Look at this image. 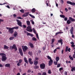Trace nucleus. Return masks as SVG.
<instances>
[{"label":"nucleus","instance_id":"nucleus-57","mask_svg":"<svg viewBox=\"0 0 75 75\" xmlns=\"http://www.w3.org/2000/svg\"><path fill=\"white\" fill-rule=\"evenodd\" d=\"M65 11H66V12H67L68 11V10L67 9V8H65Z\"/></svg>","mask_w":75,"mask_h":75},{"label":"nucleus","instance_id":"nucleus-18","mask_svg":"<svg viewBox=\"0 0 75 75\" xmlns=\"http://www.w3.org/2000/svg\"><path fill=\"white\" fill-rule=\"evenodd\" d=\"M26 24L28 26H30V22L29 21H26Z\"/></svg>","mask_w":75,"mask_h":75},{"label":"nucleus","instance_id":"nucleus-22","mask_svg":"<svg viewBox=\"0 0 75 75\" xmlns=\"http://www.w3.org/2000/svg\"><path fill=\"white\" fill-rule=\"evenodd\" d=\"M29 45L30 46V48H33L34 47V45L31 43H29Z\"/></svg>","mask_w":75,"mask_h":75},{"label":"nucleus","instance_id":"nucleus-49","mask_svg":"<svg viewBox=\"0 0 75 75\" xmlns=\"http://www.w3.org/2000/svg\"><path fill=\"white\" fill-rule=\"evenodd\" d=\"M54 65H57L58 63L57 62H54Z\"/></svg>","mask_w":75,"mask_h":75},{"label":"nucleus","instance_id":"nucleus-7","mask_svg":"<svg viewBox=\"0 0 75 75\" xmlns=\"http://www.w3.org/2000/svg\"><path fill=\"white\" fill-rule=\"evenodd\" d=\"M22 49L23 52H25V51L28 50V47H27L26 46H23Z\"/></svg>","mask_w":75,"mask_h":75},{"label":"nucleus","instance_id":"nucleus-53","mask_svg":"<svg viewBox=\"0 0 75 75\" xmlns=\"http://www.w3.org/2000/svg\"><path fill=\"white\" fill-rule=\"evenodd\" d=\"M13 16L14 17L16 18V17H17V15H16V14H14L13 15Z\"/></svg>","mask_w":75,"mask_h":75},{"label":"nucleus","instance_id":"nucleus-46","mask_svg":"<svg viewBox=\"0 0 75 75\" xmlns=\"http://www.w3.org/2000/svg\"><path fill=\"white\" fill-rule=\"evenodd\" d=\"M28 54H29V55H32V52H28Z\"/></svg>","mask_w":75,"mask_h":75},{"label":"nucleus","instance_id":"nucleus-28","mask_svg":"<svg viewBox=\"0 0 75 75\" xmlns=\"http://www.w3.org/2000/svg\"><path fill=\"white\" fill-rule=\"evenodd\" d=\"M29 15L30 16V17H32V18H35V16H34L32 15L31 14H29Z\"/></svg>","mask_w":75,"mask_h":75},{"label":"nucleus","instance_id":"nucleus-5","mask_svg":"<svg viewBox=\"0 0 75 75\" xmlns=\"http://www.w3.org/2000/svg\"><path fill=\"white\" fill-rule=\"evenodd\" d=\"M40 68L42 69H45V64L44 63H42L40 65Z\"/></svg>","mask_w":75,"mask_h":75},{"label":"nucleus","instance_id":"nucleus-55","mask_svg":"<svg viewBox=\"0 0 75 75\" xmlns=\"http://www.w3.org/2000/svg\"><path fill=\"white\" fill-rule=\"evenodd\" d=\"M30 64H33V62L30 61L29 62Z\"/></svg>","mask_w":75,"mask_h":75},{"label":"nucleus","instance_id":"nucleus-51","mask_svg":"<svg viewBox=\"0 0 75 75\" xmlns=\"http://www.w3.org/2000/svg\"><path fill=\"white\" fill-rule=\"evenodd\" d=\"M31 58H29L28 59V62H30L31 61Z\"/></svg>","mask_w":75,"mask_h":75},{"label":"nucleus","instance_id":"nucleus-20","mask_svg":"<svg viewBox=\"0 0 75 75\" xmlns=\"http://www.w3.org/2000/svg\"><path fill=\"white\" fill-rule=\"evenodd\" d=\"M33 62H34V64L35 65H37V64H38V61L35 60L33 61Z\"/></svg>","mask_w":75,"mask_h":75},{"label":"nucleus","instance_id":"nucleus-38","mask_svg":"<svg viewBox=\"0 0 75 75\" xmlns=\"http://www.w3.org/2000/svg\"><path fill=\"white\" fill-rule=\"evenodd\" d=\"M4 20L0 19V24H1V22H4Z\"/></svg>","mask_w":75,"mask_h":75},{"label":"nucleus","instance_id":"nucleus-4","mask_svg":"<svg viewBox=\"0 0 75 75\" xmlns=\"http://www.w3.org/2000/svg\"><path fill=\"white\" fill-rule=\"evenodd\" d=\"M32 28L31 27L28 26L27 27L26 30L27 31H29V32H33V30Z\"/></svg>","mask_w":75,"mask_h":75},{"label":"nucleus","instance_id":"nucleus-32","mask_svg":"<svg viewBox=\"0 0 75 75\" xmlns=\"http://www.w3.org/2000/svg\"><path fill=\"white\" fill-rule=\"evenodd\" d=\"M14 39V37H11L9 38L10 40H13Z\"/></svg>","mask_w":75,"mask_h":75},{"label":"nucleus","instance_id":"nucleus-11","mask_svg":"<svg viewBox=\"0 0 75 75\" xmlns=\"http://www.w3.org/2000/svg\"><path fill=\"white\" fill-rule=\"evenodd\" d=\"M68 51L69 52H71V48H68V47L67 46L65 49V52H67Z\"/></svg>","mask_w":75,"mask_h":75},{"label":"nucleus","instance_id":"nucleus-40","mask_svg":"<svg viewBox=\"0 0 75 75\" xmlns=\"http://www.w3.org/2000/svg\"><path fill=\"white\" fill-rule=\"evenodd\" d=\"M55 41V39L54 38L52 39V42H54Z\"/></svg>","mask_w":75,"mask_h":75},{"label":"nucleus","instance_id":"nucleus-34","mask_svg":"<svg viewBox=\"0 0 75 75\" xmlns=\"http://www.w3.org/2000/svg\"><path fill=\"white\" fill-rule=\"evenodd\" d=\"M47 58L48 59H50V60H52V59H51V57H50L49 56H48L47 57Z\"/></svg>","mask_w":75,"mask_h":75},{"label":"nucleus","instance_id":"nucleus-21","mask_svg":"<svg viewBox=\"0 0 75 75\" xmlns=\"http://www.w3.org/2000/svg\"><path fill=\"white\" fill-rule=\"evenodd\" d=\"M17 34H18V33H17V32L15 31L14 32V36L15 37H17Z\"/></svg>","mask_w":75,"mask_h":75},{"label":"nucleus","instance_id":"nucleus-29","mask_svg":"<svg viewBox=\"0 0 75 75\" xmlns=\"http://www.w3.org/2000/svg\"><path fill=\"white\" fill-rule=\"evenodd\" d=\"M61 33H62V32H58L56 33L55 35L56 36L57 35H58V34H61Z\"/></svg>","mask_w":75,"mask_h":75},{"label":"nucleus","instance_id":"nucleus-15","mask_svg":"<svg viewBox=\"0 0 75 75\" xmlns=\"http://www.w3.org/2000/svg\"><path fill=\"white\" fill-rule=\"evenodd\" d=\"M23 59L25 62L26 63V64H28V60L27 59L26 57H24L23 58Z\"/></svg>","mask_w":75,"mask_h":75},{"label":"nucleus","instance_id":"nucleus-61","mask_svg":"<svg viewBox=\"0 0 75 75\" xmlns=\"http://www.w3.org/2000/svg\"><path fill=\"white\" fill-rule=\"evenodd\" d=\"M0 67H1V68L3 67V65L2 64H0Z\"/></svg>","mask_w":75,"mask_h":75},{"label":"nucleus","instance_id":"nucleus-41","mask_svg":"<svg viewBox=\"0 0 75 75\" xmlns=\"http://www.w3.org/2000/svg\"><path fill=\"white\" fill-rule=\"evenodd\" d=\"M17 18H18V19H20L21 20H22V19H23V18L20 17H17Z\"/></svg>","mask_w":75,"mask_h":75},{"label":"nucleus","instance_id":"nucleus-39","mask_svg":"<svg viewBox=\"0 0 75 75\" xmlns=\"http://www.w3.org/2000/svg\"><path fill=\"white\" fill-rule=\"evenodd\" d=\"M22 59H19V63H20V64H21L22 62Z\"/></svg>","mask_w":75,"mask_h":75},{"label":"nucleus","instance_id":"nucleus-12","mask_svg":"<svg viewBox=\"0 0 75 75\" xmlns=\"http://www.w3.org/2000/svg\"><path fill=\"white\" fill-rule=\"evenodd\" d=\"M53 62V60H50L49 61V66H51V65H52V63Z\"/></svg>","mask_w":75,"mask_h":75},{"label":"nucleus","instance_id":"nucleus-9","mask_svg":"<svg viewBox=\"0 0 75 75\" xmlns=\"http://www.w3.org/2000/svg\"><path fill=\"white\" fill-rule=\"evenodd\" d=\"M19 51L21 56H23V52L22 49L19 48Z\"/></svg>","mask_w":75,"mask_h":75},{"label":"nucleus","instance_id":"nucleus-50","mask_svg":"<svg viewBox=\"0 0 75 75\" xmlns=\"http://www.w3.org/2000/svg\"><path fill=\"white\" fill-rule=\"evenodd\" d=\"M23 28H26L27 27V26H26V25H23Z\"/></svg>","mask_w":75,"mask_h":75},{"label":"nucleus","instance_id":"nucleus-6","mask_svg":"<svg viewBox=\"0 0 75 75\" xmlns=\"http://www.w3.org/2000/svg\"><path fill=\"white\" fill-rule=\"evenodd\" d=\"M16 21L17 22V24L18 25H19L20 27H23L21 22L20 21H19L18 20H16Z\"/></svg>","mask_w":75,"mask_h":75},{"label":"nucleus","instance_id":"nucleus-37","mask_svg":"<svg viewBox=\"0 0 75 75\" xmlns=\"http://www.w3.org/2000/svg\"><path fill=\"white\" fill-rule=\"evenodd\" d=\"M30 21H31V22L32 24H33V25H34V22L33 20H30Z\"/></svg>","mask_w":75,"mask_h":75},{"label":"nucleus","instance_id":"nucleus-2","mask_svg":"<svg viewBox=\"0 0 75 75\" xmlns=\"http://www.w3.org/2000/svg\"><path fill=\"white\" fill-rule=\"evenodd\" d=\"M0 55L1 56V60L2 61H5L7 59V57H6V54L4 53H0Z\"/></svg>","mask_w":75,"mask_h":75},{"label":"nucleus","instance_id":"nucleus-36","mask_svg":"<svg viewBox=\"0 0 75 75\" xmlns=\"http://www.w3.org/2000/svg\"><path fill=\"white\" fill-rule=\"evenodd\" d=\"M61 67V64H58L57 65V68H59V67Z\"/></svg>","mask_w":75,"mask_h":75},{"label":"nucleus","instance_id":"nucleus-52","mask_svg":"<svg viewBox=\"0 0 75 75\" xmlns=\"http://www.w3.org/2000/svg\"><path fill=\"white\" fill-rule=\"evenodd\" d=\"M67 74H68V73H67V72L66 71H65L64 73V75H67Z\"/></svg>","mask_w":75,"mask_h":75},{"label":"nucleus","instance_id":"nucleus-63","mask_svg":"<svg viewBox=\"0 0 75 75\" xmlns=\"http://www.w3.org/2000/svg\"><path fill=\"white\" fill-rule=\"evenodd\" d=\"M73 57L74 58H75V54H74L73 55Z\"/></svg>","mask_w":75,"mask_h":75},{"label":"nucleus","instance_id":"nucleus-8","mask_svg":"<svg viewBox=\"0 0 75 75\" xmlns=\"http://www.w3.org/2000/svg\"><path fill=\"white\" fill-rule=\"evenodd\" d=\"M29 13H30L29 12H27L25 13L22 15V17H27V16H28V15H29Z\"/></svg>","mask_w":75,"mask_h":75},{"label":"nucleus","instance_id":"nucleus-64","mask_svg":"<svg viewBox=\"0 0 75 75\" xmlns=\"http://www.w3.org/2000/svg\"><path fill=\"white\" fill-rule=\"evenodd\" d=\"M71 37H72V38H74V37H75V36L74 35H72Z\"/></svg>","mask_w":75,"mask_h":75},{"label":"nucleus","instance_id":"nucleus-47","mask_svg":"<svg viewBox=\"0 0 75 75\" xmlns=\"http://www.w3.org/2000/svg\"><path fill=\"white\" fill-rule=\"evenodd\" d=\"M21 64H20V63L18 62L17 63V65L18 66V67H19V66H20L21 65Z\"/></svg>","mask_w":75,"mask_h":75},{"label":"nucleus","instance_id":"nucleus-60","mask_svg":"<svg viewBox=\"0 0 75 75\" xmlns=\"http://www.w3.org/2000/svg\"><path fill=\"white\" fill-rule=\"evenodd\" d=\"M57 51V49H55L54 50V53H55V52H56Z\"/></svg>","mask_w":75,"mask_h":75},{"label":"nucleus","instance_id":"nucleus-58","mask_svg":"<svg viewBox=\"0 0 75 75\" xmlns=\"http://www.w3.org/2000/svg\"><path fill=\"white\" fill-rule=\"evenodd\" d=\"M31 34V33H27V35H30Z\"/></svg>","mask_w":75,"mask_h":75},{"label":"nucleus","instance_id":"nucleus-19","mask_svg":"<svg viewBox=\"0 0 75 75\" xmlns=\"http://www.w3.org/2000/svg\"><path fill=\"white\" fill-rule=\"evenodd\" d=\"M5 66L6 67H9V68H10V64L8 63L6 64L5 65Z\"/></svg>","mask_w":75,"mask_h":75},{"label":"nucleus","instance_id":"nucleus-25","mask_svg":"<svg viewBox=\"0 0 75 75\" xmlns=\"http://www.w3.org/2000/svg\"><path fill=\"white\" fill-rule=\"evenodd\" d=\"M59 60V57H57L56 58V61L57 62H58Z\"/></svg>","mask_w":75,"mask_h":75},{"label":"nucleus","instance_id":"nucleus-42","mask_svg":"<svg viewBox=\"0 0 75 75\" xmlns=\"http://www.w3.org/2000/svg\"><path fill=\"white\" fill-rule=\"evenodd\" d=\"M64 21H67V20H68V18H67V17L64 18Z\"/></svg>","mask_w":75,"mask_h":75},{"label":"nucleus","instance_id":"nucleus-33","mask_svg":"<svg viewBox=\"0 0 75 75\" xmlns=\"http://www.w3.org/2000/svg\"><path fill=\"white\" fill-rule=\"evenodd\" d=\"M32 30H33V33H34L35 34H36V31H35V30L34 28H33Z\"/></svg>","mask_w":75,"mask_h":75},{"label":"nucleus","instance_id":"nucleus-24","mask_svg":"<svg viewBox=\"0 0 75 75\" xmlns=\"http://www.w3.org/2000/svg\"><path fill=\"white\" fill-rule=\"evenodd\" d=\"M69 58L70 59L72 60V61H73V60H74V58H73L72 57H71V55H70L69 56Z\"/></svg>","mask_w":75,"mask_h":75},{"label":"nucleus","instance_id":"nucleus-23","mask_svg":"<svg viewBox=\"0 0 75 75\" xmlns=\"http://www.w3.org/2000/svg\"><path fill=\"white\" fill-rule=\"evenodd\" d=\"M4 49H8L9 47L6 46V45H4Z\"/></svg>","mask_w":75,"mask_h":75},{"label":"nucleus","instance_id":"nucleus-14","mask_svg":"<svg viewBox=\"0 0 75 75\" xmlns=\"http://www.w3.org/2000/svg\"><path fill=\"white\" fill-rule=\"evenodd\" d=\"M15 49V51L17 50V47H16V46L15 44L13 45L12 48V49Z\"/></svg>","mask_w":75,"mask_h":75},{"label":"nucleus","instance_id":"nucleus-59","mask_svg":"<svg viewBox=\"0 0 75 75\" xmlns=\"http://www.w3.org/2000/svg\"><path fill=\"white\" fill-rule=\"evenodd\" d=\"M75 46V45H74V44H72V45L71 46V47H74Z\"/></svg>","mask_w":75,"mask_h":75},{"label":"nucleus","instance_id":"nucleus-13","mask_svg":"<svg viewBox=\"0 0 75 75\" xmlns=\"http://www.w3.org/2000/svg\"><path fill=\"white\" fill-rule=\"evenodd\" d=\"M70 33L72 35L74 34V33H73V31H74V27H72L70 30Z\"/></svg>","mask_w":75,"mask_h":75},{"label":"nucleus","instance_id":"nucleus-3","mask_svg":"<svg viewBox=\"0 0 75 75\" xmlns=\"http://www.w3.org/2000/svg\"><path fill=\"white\" fill-rule=\"evenodd\" d=\"M69 19L67 20V24H70L71 23V21L72 22H74L75 21V19L72 18L71 17H69Z\"/></svg>","mask_w":75,"mask_h":75},{"label":"nucleus","instance_id":"nucleus-16","mask_svg":"<svg viewBox=\"0 0 75 75\" xmlns=\"http://www.w3.org/2000/svg\"><path fill=\"white\" fill-rule=\"evenodd\" d=\"M58 42H59V43H61V45H62L63 44V42H62V39H61L60 40H59L58 41Z\"/></svg>","mask_w":75,"mask_h":75},{"label":"nucleus","instance_id":"nucleus-30","mask_svg":"<svg viewBox=\"0 0 75 75\" xmlns=\"http://www.w3.org/2000/svg\"><path fill=\"white\" fill-rule=\"evenodd\" d=\"M33 41H37V39L33 37L32 38Z\"/></svg>","mask_w":75,"mask_h":75},{"label":"nucleus","instance_id":"nucleus-56","mask_svg":"<svg viewBox=\"0 0 75 75\" xmlns=\"http://www.w3.org/2000/svg\"><path fill=\"white\" fill-rule=\"evenodd\" d=\"M61 3L62 4H63L64 3V1H63V0H61Z\"/></svg>","mask_w":75,"mask_h":75},{"label":"nucleus","instance_id":"nucleus-44","mask_svg":"<svg viewBox=\"0 0 75 75\" xmlns=\"http://www.w3.org/2000/svg\"><path fill=\"white\" fill-rule=\"evenodd\" d=\"M42 75H47V73L46 72H44L43 73Z\"/></svg>","mask_w":75,"mask_h":75},{"label":"nucleus","instance_id":"nucleus-54","mask_svg":"<svg viewBox=\"0 0 75 75\" xmlns=\"http://www.w3.org/2000/svg\"><path fill=\"white\" fill-rule=\"evenodd\" d=\"M6 7H7V8H10V6H9L8 5H7L6 6Z\"/></svg>","mask_w":75,"mask_h":75},{"label":"nucleus","instance_id":"nucleus-1","mask_svg":"<svg viewBox=\"0 0 75 75\" xmlns=\"http://www.w3.org/2000/svg\"><path fill=\"white\" fill-rule=\"evenodd\" d=\"M6 28L7 29V30H8V32L9 33H10V34H13V33H14V29H16V30H17V29H18V27H15L12 28L6 27Z\"/></svg>","mask_w":75,"mask_h":75},{"label":"nucleus","instance_id":"nucleus-26","mask_svg":"<svg viewBox=\"0 0 75 75\" xmlns=\"http://www.w3.org/2000/svg\"><path fill=\"white\" fill-rule=\"evenodd\" d=\"M60 17L61 18H64L65 17V16L63 15H60Z\"/></svg>","mask_w":75,"mask_h":75},{"label":"nucleus","instance_id":"nucleus-35","mask_svg":"<svg viewBox=\"0 0 75 75\" xmlns=\"http://www.w3.org/2000/svg\"><path fill=\"white\" fill-rule=\"evenodd\" d=\"M48 74H51V70H48Z\"/></svg>","mask_w":75,"mask_h":75},{"label":"nucleus","instance_id":"nucleus-48","mask_svg":"<svg viewBox=\"0 0 75 75\" xmlns=\"http://www.w3.org/2000/svg\"><path fill=\"white\" fill-rule=\"evenodd\" d=\"M36 35L38 39V40H39V37H38V34H36Z\"/></svg>","mask_w":75,"mask_h":75},{"label":"nucleus","instance_id":"nucleus-31","mask_svg":"<svg viewBox=\"0 0 75 75\" xmlns=\"http://www.w3.org/2000/svg\"><path fill=\"white\" fill-rule=\"evenodd\" d=\"M19 11L22 13H24V9L21 10H20Z\"/></svg>","mask_w":75,"mask_h":75},{"label":"nucleus","instance_id":"nucleus-43","mask_svg":"<svg viewBox=\"0 0 75 75\" xmlns=\"http://www.w3.org/2000/svg\"><path fill=\"white\" fill-rule=\"evenodd\" d=\"M63 70V67L60 68L59 69V71H62V70Z\"/></svg>","mask_w":75,"mask_h":75},{"label":"nucleus","instance_id":"nucleus-45","mask_svg":"<svg viewBox=\"0 0 75 75\" xmlns=\"http://www.w3.org/2000/svg\"><path fill=\"white\" fill-rule=\"evenodd\" d=\"M31 72V70L30 69L28 70V71H27V72L28 73H30V72Z\"/></svg>","mask_w":75,"mask_h":75},{"label":"nucleus","instance_id":"nucleus-27","mask_svg":"<svg viewBox=\"0 0 75 75\" xmlns=\"http://www.w3.org/2000/svg\"><path fill=\"white\" fill-rule=\"evenodd\" d=\"M38 68H39V67L38 66L35 65L34 67V69H38Z\"/></svg>","mask_w":75,"mask_h":75},{"label":"nucleus","instance_id":"nucleus-17","mask_svg":"<svg viewBox=\"0 0 75 75\" xmlns=\"http://www.w3.org/2000/svg\"><path fill=\"white\" fill-rule=\"evenodd\" d=\"M31 11L32 13H35V11H36V9H35V8H33L31 9Z\"/></svg>","mask_w":75,"mask_h":75},{"label":"nucleus","instance_id":"nucleus-10","mask_svg":"<svg viewBox=\"0 0 75 75\" xmlns=\"http://www.w3.org/2000/svg\"><path fill=\"white\" fill-rule=\"evenodd\" d=\"M67 4H70V5H71L73 6H74V5L75 4L74 2H72L69 1H67Z\"/></svg>","mask_w":75,"mask_h":75},{"label":"nucleus","instance_id":"nucleus-62","mask_svg":"<svg viewBox=\"0 0 75 75\" xmlns=\"http://www.w3.org/2000/svg\"><path fill=\"white\" fill-rule=\"evenodd\" d=\"M64 53V50H62V54H63Z\"/></svg>","mask_w":75,"mask_h":75}]
</instances>
